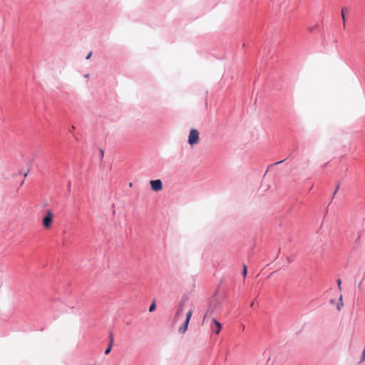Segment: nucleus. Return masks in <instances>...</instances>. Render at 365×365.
Masks as SVG:
<instances>
[{"mask_svg":"<svg viewBox=\"0 0 365 365\" xmlns=\"http://www.w3.org/2000/svg\"><path fill=\"white\" fill-rule=\"evenodd\" d=\"M53 213L52 210H47L46 211V215L42 220L43 226L46 229H50L51 227L52 222L53 221Z\"/></svg>","mask_w":365,"mask_h":365,"instance_id":"1","label":"nucleus"},{"mask_svg":"<svg viewBox=\"0 0 365 365\" xmlns=\"http://www.w3.org/2000/svg\"><path fill=\"white\" fill-rule=\"evenodd\" d=\"M199 132L196 129H191L188 135V143L190 145L198 143L199 142Z\"/></svg>","mask_w":365,"mask_h":365,"instance_id":"2","label":"nucleus"},{"mask_svg":"<svg viewBox=\"0 0 365 365\" xmlns=\"http://www.w3.org/2000/svg\"><path fill=\"white\" fill-rule=\"evenodd\" d=\"M192 313H193L192 309H190L187 312V313L186 314V319H185L183 325L179 328L180 333L184 334L187 331L190 318L192 315Z\"/></svg>","mask_w":365,"mask_h":365,"instance_id":"3","label":"nucleus"},{"mask_svg":"<svg viewBox=\"0 0 365 365\" xmlns=\"http://www.w3.org/2000/svg\"><path fill=\"white\" fill-rule=\"evenodd\" d=\"M150 184L154 191H160L163 189V183L160 180H151Z\"/></svg>","mask_w":365,"mask_h":365,"instance_id":"4","label":"nucleus"},{"mask_svg":"<svg viewBox=\"0 0 365 365\" xmlns=\"http://www.w3.org/2000/svg\"><path fill=\"white\" fill-rule=\"evenodd\" d=\"M212 322L213 323V324L215 327V329H216L215 333L217 334H218L222 329V324L215 318L212 319Z\"/></svg>","mask_w":365,"mask_h":365,"instance_id":"5","label":"nucleus"},{"mask_svg":"<svg viewBox=\"0 0 365 365\" xmlns=\"http://www.w3.org/2000/svg\"><path fill=\"white\" fill-rule=\"evenodd\" d=\"M113 334H110V343H109V346L106 349V351H105V354L107 355L110 352V350H111V347L113 346Z\"/></svg>","mask_w":365,"mask_h":365,"instance_id":"6","label":"nucleus"},{"mask_svg":"<svg viewBox=\"0 0 365 365\" xmlns=\"http://www.w3.org/2000/svg\"><path fill=\"white\" fill-rule=\"evenodd\" d=\"M365 362V346L364 348L361 352L360 359H359V363Z\"/></svg>","mask_w":365,"mask_h":365,"instance_id":"7","label":"nucleus"},{"mask_svg":"<svg viewBox=\"0 0 365 365\" xmlns=\"http://www.w3.org/2000/svg\"><path fill=\"white\" fill-rule=\"evenodd\" d=\"M343 302H342V295H340L339 299V302L337 304V309L339 311L341 310V307H343Z\"/></svg>","mask_w":365,"mask_h":365,"instance_id":"8","label":"nucleus"},{"mask_svg":"<svg viewBox=\"0 0 365 365\" xmlns=\"http://www.w3.org/2000/svg\"><path fill=\"white\" fill-rule=\"evenodd\" d=\"M345 10H346V9H344V8L341 9V18H342V20H343L344 27L345 26V21H346L345 15H344Z\"/></svg>","mask_w":365,"mask_h":365,"instance_id":"9","label":"nucleus"},{"mask_svg":"<svg viewBox=\"0 0 365 365\" xmlns=\"http://www.w3.org/2000/svg\"><path fill=\"white\" fill-rule=\"evenodd\" d=\"M247 266L245 264H244L243 270H242V274H243L244 277H245L247 276Z\"/></svg>","mask_w":365,"mask_h":365,"instance_id":"10","label":"nucleus"},{"mask_svg":"<svg viewBox=\"0 0 365 365\" xmlns=\"http://www.w3.org/2000/svg\"><path fill=\"white\" fill-rule=\"evenodd\" d=\"M156 305L155 302H153L149 308V312H152L155 309Z\"/></svg>","mask_w":365,"mask_h":365,"instance_id":"11","label":"nucleus"},{"mask_svg":"<svg viewBox=\"0 0 365 365\" xmlns=\"http://www.w3.org/2000/svg\"><path fill=\"white\" fill-rule=\"evenodd\" d=\"M182 307H180L178 309V310L177 311V312H176V316H179L180 314H182Z\"/></svg>","mask_w":365,"mask_h":365,"instance_id":"12","label":"nucleus"},{"mask_svg":"<svg viewBox=\"0 0 365 365\" xmlns=\"http://www.w3.org/2000/svg\"><path fill=\"white\" fill-rule=\"evenodd\" d=\"M341 279H338L337 280V285H338L339 289H341Z\"/></svg>","mask_w":365,"mask_h":365,"instance_id":"13","label":"nucleus"},{"mask_svg":"<svg viewBox=\"0 0 365 365\" xmlns=\"http://www.w3.org/2000/svg\"><path fill=\"white\" fill-rule=\"evenodd\" d=\"M91 55H92V52L91 51V52L87 55V56H86V59H87V60H88V59L91 58Z\"/></svg>","mask_w":365,"mask_h":365,"instance_id":"14","label":"nucleus"},{"mask_svg":"<svg viewBox=\"0 0 365 365\" xmlns=\"http://www.w3.org/2000/svg\"><path fill=\"white\" fill-rule=\"evenodd\" d=\"M360 239H361V236H360V235H359V236L357 237V239H356V242H359V241H360Z\"/></svg>","mask_w":365,"mask_h":365,"instance_id":"15","label":"nucleus"},{"mask_svg":"<svg viewBox=\"0 0 365 365\" xmlns=\"http://www.w3.org/2000/svg\"><path fill=\"white\" fill-rule=\"evenodd\" d=\"M338 189H339V186H337V187H336V190H334V194H336V192H337Z\"/></svg>","mask_w":365,"mask_h":365,"instance_id":"16","label":"nucleus"},{"mask_svg":"<svg viewBox=\"0 0 365 365\" xmlns=\"http://www.w3.org/2000/svg\"><path fill=\"white\" fill-rule=\"evenodd\" d=\"M282 162H283V160L279 161V162H277L276 164H279V163H282Z\"/></svg>","mask_w":365,"mask_h":365,"instance_id":"17","label":"nucleus"},{"mask_svg":"<svg viewBox=\"0 0 365 365\" xmlns=\"http://www.w3.org/2000/svg\"><path fill=\"white\" fill-rule=\"evenodd\" d=\"M85 77H86V78H88V77H89V75H88V74L85 75Z\"/></svg>","mask_w":365,"mask_h":365,"instance_id":"18","label":"nucleus"}]
</instances>
